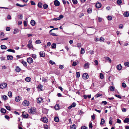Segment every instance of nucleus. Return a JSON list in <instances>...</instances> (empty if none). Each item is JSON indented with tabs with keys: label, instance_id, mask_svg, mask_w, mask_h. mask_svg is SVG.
<instances>
[{
	"label": "nucleus",
	"instance_id": "4d7b16f0",
	"mask_svg": "<svg viewBox=\"0 0 129 129\" xmlns=\"http://www.w3.org/2000/svg\"><path fill=\"white\" fill-rule=\"evenodd\" d=\"M73 3L74 4H76L77 3V0H72Z\"/></svg>",
	"mask_w": 129,
	"mask_h": 129
},
{
	"label": "nucleus",
	"instance_id": "72a5a7b5",
	"mask_svg": "<svg viewBox=\"0 0 129 129\" xmlns=\"http://www.w3.org/2000/svg\"><path fill=\"white\" fill-rule=\"evenodd\" d=\"M19 31L18 29H14L13 32V33L14 34L18 33Z\"/></svg>",
	"mask_w": 129,
	"mask_h": 129
},
{
	"label": "nucleus",
	"instance_id": "5701e85b",
	"mask_svg": "<svg viewBox=\"0 0 129 129\" xmlns=\"http://www.w3.org/2000/svg\"><path fill=\"white\" fill-rule=\"evenodd\" d=\"M1 112L2 113H5L6 112V110L4 108H2L1 110Z\"/></svg>",
	"mask_w": 129,
	"mask_h": 129
},
{
	"label": "nucleus",
	"instance_id": "09e8293b",
	"mask_svg": "<svg viewBox=\"0 0 129 129\" xmlns=\"http://www.w3.org/2000/svg\"><path fill=\"white\" fill-rule=\"evenodd\" d=\"M45 129H48V126L46 124H44L43 125Z\"/></svg>",
	"mask_w": 129,
	"mask_h": 129
},
{
	"label": "nucleus",
	"instance_id": "e433bc0d",
	"mask_svg": "<svg viewBox=\"0 0 129 129\" xmlns=\"http://www.w3.org/2000/svg\"><path fill=\"white\" fill-rule=\"evenodd\" d=\"M38 6L39 8H41L42 7V3H39L38 4Z\"/></svg>",
	"mask_w": 129,
	"mask_h": 129
},
{
	"label": "nucleus",
	"instance_id": "6e6d98bb",
	"mask_svg": "<svg viewBox=\"0 0 129 129\" xmlns=\"http://www.w3.org/2000/svg\"><path fill=\"white\" fill-rule=\"evenodd\" d=\"M107 18H108V20H111L112 19V17L111 16H108L107 17Z\"/></svg>",
	"mask_w": 129,
	"mask_h": 129
},
{
	"label": "nucleus",
	"instance_id": "4be33fe9",
	"mask_svg": "<svg viewBox=\"0 0 129 129\" xmlns=\"http://www.w3.org/2000/svg\"><path fill=\"white\" fill-rule=\"evenodd\" d=\"M124 123H127L129 122V118H126L124 120Z\"/></svg>",
	"mask_w": 129,
	"mask_h": 129
},
{
	"label": "nucleus",
	"instance_id": "f3484780",
	"mask_svg": "<svg viewBox=\"0 0 129 129\" xmlns=\"http://www.w3.org/2000/svg\"><path fill=\"white\" fill-rule=\"evenodd\" d=\"M22 115L23 117L24 118H27L28 117V114L27 113L24 114V112L22 113Z\"/></svg>",
	"mask_w": 129,
	"mask_h": 129
},
{
	"label": "nucleus",
	"instance_id": "603ef678",
	"mask_svg": "<svg viewBox=\"0 0 129 129\" xmlns=\"http://www.w3.org/2000/svg\"><path fill=\"white\" fill-rule=\"evenodd\" d=\"M122 86L124 88H125L126 87V85L125 83L123 82L122 83Z\"/></svg>",
	"mask_w": 129,
	"mask_h": 129
},
{
	"label": "nucleus",
	"instance_id": "9b49d317",
	"mask_svg": "<svg viewBox=\"0 0 129 129\" xmlns=\"http://www.w3.org/2000/svg\"><path fill=\"white\" fill-rule=\"evenodd\" d=\"M7 59L9 60H11L13 59V57L12 55H8L7 56Z\"/></svg>",
	"mask_w": 129,
	"mask_h": 129
},
{
	"label": "nucleus",
	"instance_id": "13d9d810",
	"mask_svg": "<svg viewBox=\"0 0 129 129\" xmlns=\"http://www.w3.org/2000/svg\"><path fill=\"white\" fill-rule=\"evenodd\" d=\"M63 17V16L62 15H59V16L58 17V18H59V20H60Z\"/></svg>",
	"mask_w": 129,
	"mask_h": 129
},
{
	"label": "nucleus",
	"instance_id": "6ab92c4d",
	"mask_svg": "<svg viewBox=\"0 0 129 129\" xmlns=\"http://www.w3.org/2000/svg\"><path fill=\"white\" fill-rule=\"evenodd\" d=\"M25 80L26 82H29L30 81L31 78L29 77H27L25 79Z\"/></svg>",
	"mask_w": 129,
	"mask_h": 129
},
{
	"label": "nucleus",
	"instance_id": "338daca9",
	"mask_svg": "<svg viewBox=\"0 0 129 129\" xmlns=\"http://www.w3.org/2000/svg\"><path fill=\"white\" fill-rule=\"evenodd\" d=\"M30 3L32 5H35V3L33 1H30Z\"/></svg>",
	"mask_w": 129,
	"mask_h": 129
},
{
	"label": "nucleus",
	"instance_id": "b1692460",
	"mask_svg": "<svg viewBox=\"0 0 129 129\" xmlns=\"http://www.w3.org/2000/svg\"><path fill=\"white\" fill-rule=\"evenodd\" d=\"M85 50L83 48H82L81 49L80 53L82 54H83L85 52Z\"/></svg>",
	"mask_w": 129,
	"mask_h": 129
},
{
	"label": "nucleus",
	"instance_id": "864d4df0",
	"mask_svg": "<svg viewBox=\"0 0 129 129\" xmlns=\"http://www.w3.org/2000/svg\"><path fill=\"white\" fill-rule=\"evenodd\" d=\"M19 19H22L23 17L22 16V15H19L18 16Z\"/></svg>",
	"mask_w": 129,
	"mask_h": 129
},
{
	"label": "nucleus",
	"instance_id": "f257e3e1",
	"mask_svg": "<svg viewBox=\"0 0 129 129\" xmlns=\"http://www.w3.org/2000/svg\"><path fill=\"white\" fill-rule=\"evenodd\" d=\"M28 43L27 45V46L29 49H31L33 48L32 42L31 40H30L28 41Z\"/></svg>",
	"mask_w": 129,
	"mask_h": 129
},
{
	"label": "nucleus",
	"instance_id": "774afa93",
	"mask_svg": "<svg viewBox=\"0 0 129 129\" xmlns=\"http://www.w3.org/2000/svg\"><path fill=\"white\" fill-rule=\"evenodd\" d=\"M81 128V129H87V127L84 126H82Z\"/></svg>",
	"mask_w": 129,
	"mask_h": 129
},
{
	"label": "nucleus",
	"instance_id": "c756f323",
	"mask_svg": "<svg viewBox=\"0 0 129 129\" xmlns=\"http://www.w3.org/2000/svg\"><path fill=\"white\" fill-rule=\"evenodd\" d=\"M15 71L16 72H19L20 70V69L18 67H17L15 69Z\"/></svg>",
	"mask_w": 129,
	"mask_h": 129
},
{
	"label": "nucleus",
	"instance_id": "79ce46f5",
	"mask_svg": "<svg viewBox=\"0 0 129 129\" xmlns=\"http://www.w3.org/2000/svg\"><path fill=\"white\" fill-rule=\"evenodd\" d=\"M76 77L79 78L80 76V73L78 72H77L76 73Z\"/></svg>",
	"mask_w": 129,
	"mask_h": 129
},
{
	"label": "nucleus",
	"instance_id": "a18cd8bd",
	"mask_svg": "<svg viewBox=\"0 0 129 129\" xmlns=\"http://www.w3.org/2000/svg\"><path fill=\"white\" fill-rule=\"evenodd\" d=\"M117 3L118 5H120L122 3L121 0H117Z\"/></svg>",
	"mask_w": 129,
	"mask_h": 129
},
{
	"label": "nucleus",
	"instance_id": "3c124183",
	"mask_svg": "<svg viewBox=\"0 0 129 129\" xmlns=\"http://www.w3.org/2000/svg\"><path fill=\"white\" fill-rule=\"evenodd\" d=\"M92 10L90 8H89L87 9V12L89 13H90L91 12Z\"/></svg>",
	"mask_w": 129,
	"mask_h": 129
},
{
	"label": "nucleus",
	"instance_id": "cd10ccee",
	"mask_svg": "<svg viewBox=\"0 0 129 129\" xmlns=\"http://www.w3.org/2000/svg\"><path fill=\"white\" fill-rule=\"evenodd\" d=\"M54 120L56 122H58L59 121V119L58 117H55L54 118Z\"/></svg>",
	"mask_w": 129,
	"mask_h": 129
},
{
	"label": "nucleus",
	"instance_id": "0e129e2a",
	"mask_svg": "<svg viewBox=\"0 0 129 129\" xmlns=\"http://www.w3.org/2000/svg\"><path fill=\"white\" fill-rule=\"evenodd\" d=\"M100 77L101 79H103L104 78L103 75L102 73H100Z\"/></svg>",
	"mask_w": 129,
	"mask_h": 129
},
{
	"label": "nucleus",
	"instance_id": "aec40b11",
	"mask_svg": "<svg viewBox=\"0 0 129 129\" xmlns=\"http://www.w3.org/2000/svg\"><path fill=\"white\" fill-rule=\"evenodd\" d=\"M20 100V97L19 96L16 97L15 99V101L16 102H19Z\"/></svg>",
	"mask_w": 129,
	"mask_h": 129
},
{
	"label": "nucleus",
	"instance_id": "423d86ee",
	"mask_svg": "<svg viewBox=\"0 0 129 129\" xmlns=\"http://www.w3.org/2000/svg\"><path fill=\"white\" fill-rule=\"evenodd\" d=\"M22 104L24 106H27L29 104V102L28 101L25 100L23 102Z\"/></svg>",
	"mask_w": 129,
	"mask_h": 129
},
{
	"label": "nucleus",
	"instance_id": "7c9ffc66",
	"mask_svg": "<svg viewBox=\"0 0 129 129\" xmlns=\"http://www.w3.org/2000/svg\"><path fill=\"white\" fill-rule=\"evenodd\" d=\"M124 64L125 66L129 67V61L125 62Z\"/></svg>",
	"mask_w": 129,
	"mask_h": 129
},
{
	"label": "nucleus",
	"instance_id": "69168bd1",
	"mask_svg": "<svg viewBox=\"0 0 129 129\" xmlns=\"http://www.w3.org/2000/svg\"><path fill=\"white\" fill-rule=\"evenodd\" d=\"M50 34L51 35L53 36H57V35H56V34L54 33H50Z\"/></svg>",
	"mask_w": 129,
	"mask_h": 129
},
{
	"label": "nucleus",
	"instance_id": "f8f14e48",
	"mask_svg": "<svg viewBox=\"0 0 129 129\" xmlns=\"http://www.w3.org/2000/svg\"><path fill=\"white\" fill-rule=\"evenodd\" d=\"M117 68V69L118 70H121L122 67L121 66V64H119L116 67Z\"/></svg>",
	"mask_w": 129,
	"mask_h": 129
},
{
	"label": "nucleus",
	"instance_id": "2f4dec72",
	"mask_svg": "<svg viewBox=\"0 0 129 129\" xmlns=\"http://www.w3.org/2000/svg\"><path fill=\"white\" fill-rule=\"evenodd\" d=\"M1 48L2 49H6L7 47L6 46L2 45L1 46Z\"/></svg>",
	"mask_w": 129,
	"mask_h": 129
},
{
	"label": "nucleus",
	"instance_id": "dca6fc26",
	"mask_svg": "<svg viewBox=\"0 0 129 129\" xmlns=\"http://www.w3.org/2000/svg\"><path fill=\"white\" fill-rule=\"evenodd\" d=\"M43 100V99L42 98H39L37 100V102L38 103H39L41 102Z\"/></svg>",
	"mask_w": 129,
	"mask_h": 129
},
{
	"label": "nucleus",
	"instance_id": "8fccbe9b",
	"mask_svg": "<svg viewBox=\"0 0 129 129\" xmlns=\"http://www.w3.org/2000/svg\"><path fill=\"white\" fill-rule=\"evenodd\" d=\"M49 63L52 65H53L55 64V63L51 60H50L49 61Z\"/></svg>",
	"mask_w": 129,
	"mask_h": 129
},
{
	"label": "nucleus",
	"instance_id": "9d476101",
	"mask_svg": "<svg viewBox=\"0 0 129 129\" xmlns=\"http://www.w3.org/2000/svg\"><path fill=\"white\" fill-rule=\"evenodd\" d=\"M101 4L100 3H98L95 5V6L97 8H100L101 7Z\"/></svg>",
	"mask_w": 129,
	"mask_h": 129
},
{
	"label": "nucleus",
	"instance_id": "bb28decb",
	"mask_svg": "<svg viewBox=\"0 0 129 129\" xmlns=\"http://www.w3.org/2000/svg\"><path fill=\"white\" fill-rule=\"evenodd\" d=\"M56 47V44L55 43H53L52 44L51 48L52 49H55Z\"/></svg>",
	"mask_w": 129,
	"mask_h": 129
},
{
	"label": "nucleus",
	"instance_id": "0eeeda50",
	"mask_svg": "<svg viewBox=\"0 0 129 129\" xmlns=\"http://www.w3.org/2000/svg\"><path fill=\"white\" fill-rule=\"evenodd\" d=\"M27 61L29 63H31L33 62V59L31 57H29L27 59Z\"/></svg>",
	"mask_w": 129,
	"mask_h": 129
},
{
	"label": "nucleus",
	"instance_id": "37998d69",
	"mask_svg": "<svg viewBox=\"0 0 129 129\" xmlns=\"http://www.w3.org/2000/svg\"><path fill=\"white\" fill-rule=\"evenodd\" d=\"M8 95L9 97L10 98H11L12 97V92L11 91H9L8 93Z\"/></svg>",
	"mask_w": 129,
	"mask_h": 129
},
{
	"label": "nucleus",
	"instance_id": "20e7f679",
	"mask_svg": "<svg viewBox=\"0 0 129 129\" xmlns=\"http://www.w3.org/2000/svg\"><path fill=\"white\" fill-rule=\"evenodd\" d=\"M41 120L44 123H47L48 121V120L47 118L45 117H43V118L41 119Z\"/></svg>",
	"mask_w": 129,
	"mask_h": 129
},
{
	"label": "nucleus",
	"instance_id": "f03ea898",
	"mask_svg": "<svg viewBox=\"0 0 129 129\" xmlns=\"http://www.w3.org/2000/svg\"><path fill=\"white\" fill-rule=\"evenodd\" d=\"M7 86V84L6 83H3L0 85V88L3 89L5 88Z\"/></svg>",
	"mask_w": 129,
	"mask_h": 129
},
{
	"label": "nucleus",
	"instance_id": "c9c22d12",
	"mask_svg": "<svg viewBox=\"0 0 129 129\" xmlns=\"http://www.w3.org/2000/svg\"><path fill=\"white\" fill-rule=\"evenodd\" d=\"M110 89L111 91H113L114 90L115 88L114 86H111L110 87Z\"/></svg>",
	"mask_w": 129,
	"mask_h": 129
},
{
	"label": "nucleus",
	"instance_id": "393cba45",
	"mask_svg": "<svg viewBox=\"0 0 129 129\" xmlns=\"http://www.w3.org/2000/svg\"><path fill=\"white\" fill-rule=\"evenodd\" d=\"M16 5L17 6H19V7H24L26 6V4H24L23 5H20L18 3L16 4Z\"/></svg>",
	"mask_w": 129,
	"mask_h": 129
},
{
	"label": "nucleus",
	"instance_id": "ea45409f",
	"mask_svg": "<svg viewBox=\"0 0 129 129\" xmlns=\"http://www.w3.org/2000/svg\"><path fill=\"white\" fill-rule=\"evenodd\" d=\"M48 7V5L46 4H45L43 5V7L44 9H46Z\"/></svg>",
	"mask_w": 129,
	"mask_h": 129
},
{
	"label": "nucleus",
	"instance_id": "49530a36",
	"mask_svg": "<svg viewBox=\"0 0 129 129\" xmlns=\"http://www.w3.org/2000/svg\"><path fill=\"white\" fill-rule=\"evenodd\" d=\"M36 44H40L41 43V41L40 40H37L36 41Z\"/></svg>",
	"mask_w": 129,
	"mask_h": 129
},
{
	"label": "nucleus",
	"instance_id": "473e14b6",
	"mask_svg": "<svg viewBox=\"0 0 129 129\" xmlns=\"http://www.w3.org/2000/svg\"><path fill=\"white\" fill-rule=\"evenodd\" d=\"M105 39L104 38L101 37L99 39V41L101 42H104V41Z\"/></svg>",
	"mask_w": 129,
	"mask_h": 129
},
{
	"label": "nucleus",
	"instance_id": "4468645a",
	"mask_svg": "<svg viewBox=\"0 0 129 129\" xmlns=\"http://www.w3.org/2000/svg\"><path fill=\"white\" fill-rule=\"evenodd\" d=\"M30 23L32 26H34L36 24V22L34 20H32L31 21Z\"/></svg>",
	"mask_w": 129,
	"mask_h": 129
},
{
	"label": "nucleus",
	"instance_id": "e2e57ef3",
	"mask_svg": "<svg viewBox=\"0 0 129 129\" xmlns=\"http://www.w3.org/2000/svg\"><path fill=\"white\" fill-rule=\"evenodd\" d=\"M23 24L24 26H27V23L26 21H24L23 22Z\"/></svg>",
	"mask_w": 129,
	"mask_h": 129
},
{
	"label": "nucleus",
	"instance_id": "4c0bfd02",
	"mask_svg": "<svg viewBox=\"0 0 129 129\" xmlns=\"http://www.w3.org/2000/svg\"><path fill=\"white\" fill-rule=\"evenodd\" d=\"M7 51L8 52H11L13 53H15V51L14 50H13L11 49H9L7 50Z\"/></svg>",
	"mask_w": 129,
	"mask_h": 129
},
{
	"label": "nucleus",
	"instance_id": "39448f33",
	"mask_svg": "<svg viewBox=\"0 0 129 129\" xmlns=\"http://www.w3.org/2000/svg\"><path fill=\"white\" fill-rule=\"evenodd\" d=\"M82 77L83 79H87L88 78V76L87 73H85L83 74Z\"/></svg>",
	"mask_w": 129,
	"mask_h": 129
},
{
	"label": "nucleus",
	"instance_id": "a211bd4d",
	"mask_svg": "<svg viewBox=\"0 0 129 129\" xmlns=\"http://www.w3.org/2000/svg\"><path fill=\"white\" fill-rule=\"evenodd\" d=\"M43 86L41 84H39L37 88L38 89H40V91H42L43 90L42 89V88H43Z\"/></svg>",
	"mask_w": 129,
	"mask_h": 129
},
{
	"label": "nucleus",
	"instance_id": "5fc2aeb1",
	"mask_svg": "<svg viewBox=\"0 0 129 129\" xmlns=\"http://www.w3.org/2000/svg\"><path fill=\"white\" fill-rule=\"evenodd\" d=\"M0 37L1 38H3L4 37V34L3 32H1V33Z\"/></svg>",
	"mask_w": 129,
	"mask_h": 129
},
{
	"label": "nucleus",
	"instance_id": "f704fd0d",
	"mask_svg": "<svg viewBox=\"0 0 129 129\" xmlns=\"http://www.w3.org/2000/svg\"><path fill=\"white\" fill-rule=\"evenodd\" d=\"M71 129H75L76 126L75 124H73L70 126Z\"/></svg>",
	"mask_w": 129,
	"mask_h": 129
},
{
	"label": "nucleus",
	"instance_id": "bf43d9fd",
	"mask_svg": "<svg viewBox=\"0 0 129 129\" xmlns=\"http://www.w3.org/2000/svg\"><path fill=\"white\" fill-rule=\"evenodd\" d=\"M76 104L74 102L71 105L72 107H74L76 106Z\"/></svg>",
	"mask_w": 129,
	"mask_h": 129
},
{
	"label": "nucleus",
	"instance_id": "c03bdc74",
	"mask_svg": "<svg viewBox=\"0 0 129 129\" xmlns=\"http://www.w3.org/2000/svg\"><path fill=\"white\" fill-rule=\"evenodd\" d=\"M2 98L4 100H7L8 99L7 97L5 95H4L3 96Z\"/></svg>",
	"mask_w": 129,
	"mask_h": 129
},
{
	"label": "nucleus",
	"instance_id": "58836bf2",
	"mask_svg": "<svg viewBox=\"0 0 129 129\" xmlns=\"http://www.w3.org/2000/svg\"><path fill=\"white\" fill-rule=\"evenodd\" d=\"M22 63L23 65L25 66H27V62L24 61H22L21 62Z\"/></svg>",
	"mask_w": 129,
	"mask_h": 129
},
{
	"label": "nucleus",
	"instance_id": "ddd939ff",
	"mask_svg": "<svg viewBox=\"0 0 129 129\" xmlns=\"http://www.w3.org/2000/svg\"><path fill=\"white\" fill-rule=\"evenodd\" d=\"M55 109L56 110H58L60 109L59 105V104L56 105L54 107Z\"/></svg>",
	"mask_w": 129,
	"mask_h": 129
},
{
	"label": "nucleus",
	"instance_id": "052dcab7",
	"mask_svg": "<svg viewBox=\"0 0 129 129\" xmlns=\"http://www.w3.org/2000/svg\"><path fill=\"white\" fill-rule=\"evenodd\" d=\"M77 47L80 48L81 47V43H78L77 44Z\"/></svg>",
	"mask_w": 129,
	"mask_h": 129
},
{
	"label": "nucleus",
	"instance_id": "1a4fd4ad",
	"mask_svg": "<svg viewBox=\"0 0 129 129\" xmlns=\"http://www.w3.org/2000/svg\"><path fill=\"white\" fill-rule=\"evenodd\" d=\"M40 56L41 57H43L45 56V53L43 51H41L39 53Z\"/></svg>",
	"mask_w": 129,
	"mask_h": 129
},
{
	"label": "nucleus",
	"instance_id": "6e6552de",
	"mask_svg": "<svg viewBox=\"0 0 129 129\" xmlns=\"http://www.w3.org/2000/svg\"><path fill=\"white\" fill-rule=\"evenodd\" d=\"M54 4L56 6H58L59 5L60 3L57 0H55L54 2Z\"/></svg>",
	"mask_w": 129,
	"mask_h": 129
},
{
	"label": "nucleus",
	"instance_id": "680f3d73",
	"mask_svg": "<svg viewBox=\"0 0 129 129\" xmlns=\"http://www.w3.org/2000/svg\"><path fill=\"white\" fill-rule=\"evenodd\" d=\"M77 63L76 62H73V63L72 66H75L77 65Z\"/></svg>",
	"mask_w": 129,
	"mask_h": 129
},
{
	"label": "nucleus",
	"instance_id": "a19ab883",
	"mask_svg": "<svg viewBox=\"0 0 129 129\" xmlns=\"http://www.w3.org/2000/svg\"><path fill=\"white\" fill-rule=\"evenodd\" d=\"M31 56L34 58L35 59L37 57L36 55L35 54H31Z\"/></svg>",
	"mask_w": 129,
	"mask_h": 129
},
{
	"label": "nucleus",
	"instance_id": "de8ad7c7",
	"mask_svg": "<svg viewBox=\"0 0 129 129\" xmlns=\"http://www.w3.org/2000/svg\"><path fill=\"white\" fill-rule=\"evenodd\" d=\"M89 127L91 129H92V128L93 126L92 125V122H90L89 123Z\"/></svg>",
	"mask_w": 129,
	"mask_h": 129
},
{
	"label": "nucleus",
	"instance_id": "412c9836",
	"mask_svg": "<svg viewBox=\"0 0 129 129\" xmlns=\"http://www.w3.org/2000/svg\"><path fill=\"white\" fill-rule=\"evenodd\" d=\"M105 120L104 118H102L101 120V122L100 123V124L101 125H102L104 124L105 123Z\"/></svg>",
	"mask_w": 129,
	"mask_h": 129
},
{
	"label": "nucleus",
	"instance_id": "c85d7f7f",
	"mask_svg": "<svg viewBox=\"0 0 129 129\" xmlns=\"http://www.w3.org/2000/svg\"><path fill=\"white\" fill-rule=\"evenodd\" d=\"M105 58L106 60V61H108L110 63L111 62V60L110 58L109 57H105Z\"/></svg>",
	"mask_w": 129,
	"mask_h": 129
},
{
	"label": "nucleus",
	"instance_id": "7ed1b4c3",
	"mask_svg": "<svg viewBox=\"0 0 129 129\" xmlns=\"http://www.w3.org/2000/svg\"><path fill=\"white\" fill-rule=\"evenodd\" d=\"M36 111V109L34 108H31L29 111V113H30L34 114Z\"/></svg>",
	"mask_w": 129,
	"mask_h": 129
},
{
	"label": "nucleus",
	"instance_id": "2eb2a0df",
	"mask_svg": "<svg viewBox=\"0 0 129 129\" xmlns=\"http://www.w3.org/2000/svg\"><path fill=\"white\" fill-rule=\"evenodd\" d=\"M89 64L88 62L84 64V67L85 69H87L89 68Z\"/></svg>",
	"mask_w": 129,
	"mask_h": 129
},
{
	"label": "nucleus",
	"instance_id": "a878e982",
	"mask_svg": "<svg viewBox=\"0 0 129 129\" xmlns=\"http://www.w3.org/2000/svg\"><path fill=\"white\" fill-rule=\"evenodd\" d=\"M123 15L124 16L126 17H127L128 16L129 13L128 12H125L124 13Z\"/></svg>",
	"mask_w": 129,
	"mask_h": 129
}]
</instances>
